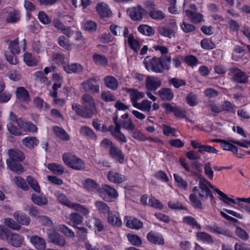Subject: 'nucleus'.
Here are the masks:
<instances>
[{"instance_id":"obj_1","label":"nucleus","mask_w":250,"mask_h":250,"mask_svg":"<svg viewBox=\"0 0 250 250\" xmlns=\"http://www.w3.org/2000/svg\"><path fill=\"white\" fill-rule=\"evenodd\" d=\"M198 178L199 179V186L194 187L193 188V192L197 193L202 200H206L208 197H210L211 199H214V197L209 188H210L217 193L219 195L218 198L221 201L224 193L215 187L201 174L198 175Z\"/></svg>"},{"instance_id":"obj_2","label":"nucleus","mask_w":250,"mask_h":250,"mask_svg":"<svg viewBox=\"0 0 250 250\" xmlns=\"http://www.w3.org/2000/svg\"><path fill=\"white\" fill-rule=\"evenodd\" d=\"M62 160L67 166L73 169L82 170L86 169L84 161L71 153H64L62 156Z\"/></svg>"},{"instance_id":"obj_3","label":"nucleus","mask_w":250,"mask_h":250,"mask_svg":"<svg viewBox=\"0 0 250 250\" xmlns=\"http://www.w3.org/2000/svg\"><path fill=\"white\" fill-rule=\"evenodd\" d=\"M83 107L86 116L91 117L97 113L95 103L93 97L89 94H84L82 97Z\"/></svg>"},{"instance_id":"obj_4","label":"nucleus","mask_w":250,"mask_h":250,"mask_svg":"<svg viewBox=\"0 0 250 250\" xmlns=\"http://www.w3.org/2000/svg\"><path fill=\"white\" fill-rule=\"evenodd\" d=\"M144 63L147 70L156 73H162L161 58L147 57L145 59Z\"/></svg>"},{"instance_id":"obj_5","label":"nucleus","mask_w":250,"mask_h":250,"mask_svg":"<svg viewBox=\"0 0 250 250\" xmlns=\"http://www.w3.org/2000/svg\"><path fill=\"white\" fill-rule=\"evenodd\" d=\"M146 8L149 11V17L155 20L160 21L165 18V13L160 9L156 8L154 1H147L145 3Z\"/></svg>"},{"instance_id":"obj_6","label":"nucleus","mask_w":250,"mask_h":250,"mask_svg":"<svg viewBox=\"0 0 250 250\" xmlns=\"http://www.w3.org/2000/svg\"><path fill=\"white\" fill-rule=\"evenodd\" d=\"M229 75L232 80L238 83H246L248 82V77L245 72L239 68L232 67L229 70Z\"/></svg>"},{"instance_id":"obj_7","label":"nucleus","mask_w":250,"mask_h":250,"mask_svg":"<svg viewBox=\"0 0 250 250\" xmlns=\"http://www.w3.org/2000/svg\"><path fill=\"white\" fill-rule=\"evenodd\" d=\"M7 42L8 43V48L13 55L19 54L21 50L24 51L26 47V42L24 39L21 42L20 44H19L17 39Z\"/></svg>"},{"instance_id":"obj_8","label":"nucleus","mask_w":250,"mask_h":250,"mask_svg":"<svg viewBox=\"0 0 250 250\" xmlns=\"http://www.w3.org/2000/svg\"><path fill=\"white\" fill-rule=\"evenodd\" d=\"M124 89L129 94L130 102L134 107L139 103L138 101L145 97L144 92H140L136 89L127 88Z\"/></svg>"},{"instance_id":"obj_9","label":"nucleus","mask_w":250,"mask_h":250,"mask_svg":"<svg viewBox=\"0 0 250 250\" xmlns=\"http://www.w3.org/2000/svg\"><path fill=\"white\" fill-rule=\"evenodd\" d=\"M9 159L6 161L7 164L14 162H21L24 159L23 153L20 150L11 149L8 150Z\"/></svg>"},{"instance_id":"obj_10","label":"nucleus","mask_w":250,"mask_h":250,"mask_svg":"<svg viewBox=\"0 0 250 250\" xmlns=\"http://www.w3.org/2000/svg\"><path fill=\"white\" fill-rule=\"evenodd\" d=\"M146 11L140 6H137L127 10L131 19L134 21H140L143 18Z\"/></svg>"},{"instance_id":"obj_11","label":"nucleus","mask_w":250,"mask_h":250,"mask_svg":"<svg viewBox=\"0 0 250 250\" xmlns=\"http://www.w3.org/2000/svg\"><path fill=\"white\" fill-rule=\"evenodd\" d=\"M161 85V82L157 77L147 76L146 87L149 91H155Z\"/></svg>"},{"instance_id":"obj_12","label":"nucleus","mask_w":250,"mask_h":250,"mask_svg":"<svg viewBox=\"0 0 250 250\" xmlns=\"http://www.w3.org/2000/svg\"><path fill=\"white\" fill-rule=\"evenodd\" d=\"M96 9L98 14L101 17H109L112 15L108 5L104 2L98 3Z\"/></svg>"},{"instance_id":"obj_13","label":"nucleus","mask_w":250,"mask_h":250,"mask_svg":"<svg viewBox=\"0 0 250 250\" xmlns=\"http://www.w3.org/2000/svg\"><path fill=\"white\" fill-rule=\"evenodd\" d=\"M30 242L38 250H45L46 243L44 240L37 235H33L30 237Z\"/></svg>"},{"instance_id":"obj_14","label":"nucleus","mask_w":250,"mask_h":250,"mask_svg":"<svg viewBox=\"0 0 250 250\" xmlns=\"http://www.w3.org/2000/svg\"><path fill=\"white\" fill-rule=\"evenodd\" d=\"M48 238L52 243L61 247L65 246L66 244L65 239L56 232L48 234Z\"/></svg>"},{"instance_id":"obj_15","label":"nucleus","mask_w":250,"mask_h":250,"mask_svg":"<svg viewBox=\"0 0 250 250\" xmlns=\"http://www.w3.org/2000/svg\"><path fill=\"white\" fill-rule=\"evenodd\" d=\"M107 176L110 182L117 184L122 183L126 180L125 176L112 170L108 172Z\"/></svg>"},{"instance_id":"obj_16","label":"nucleus","mask_w":250,"mask_h":250,"mask_svg":"<svg viewBox=\"0 0 250 250\" xmlns=\"http://www.w3.org/2000/svg\"><path fill=\"white\" fill-rule=\"evenodd\" d=\"M147 239L148 241L155 245H163L165 243L162 235L152 231L147 234Z\"/></svg>"},{"instance_id":"obj_17","label":"nucleus","mask_w":250,"mask_h":250,"mask_svg":"<svg viewBox=\"0 0 250 250\" xmlns=\"http://www.w3.org/2000/svg\"><path fill=\"white\" fill-rule=\"evenodd\" d=\"M125 223L126 226L130 229H139L142 228L143 223L137 218L125 216Z\"/></svg>"},{"instance_id":"obj_18","label":"nucleus","mask_w":250,"mask_h":250,"mask_svg":"<svg viewBox=\"0 0 250 250\" xmlns=\"http://www.w3.org/2000/svg\"><path fill=\"white\" fill-rule=\"evenodd\" d=\"M97 80L95 79H90L89 81L83 82L82 85L85 91H89L92 93H97L100 91L99 86L98 84H93L96 83Z\"/></svg>"},{"instance_id":"obj_19","label":"nucleus","mask_w":250,"mask_h":250,"mask_svg":"<svg viewBox=\"0 0 250 250\" xmlns=\"http://www.w3.org/2000/svg\"><path fill=\"white\" fill-rule=\"evenodd\" d=\"M110 156L120 163H123L125 160V155L121 150L115 146H112L109 150Z\"/></svg>"},{"instance_id":"obj_20","label":"nucleus","mask_w":250,"mask_h":250,"mask_svg":"<svg viewBox=\"0 0 250 250\" xmlns=\"http://www.w3.org/2000/svg\"><path fill=\"white\" fill-rule=\"evenodd\" d=\"M240 198H236V199H233L229 197L226 194L224 193L222 198L221 199V201L227 204V205L230 206L231 203L233 204H236L238 205V208L244 209V207H246L242 202H243V201H239L237 199Z\"/></svg>"},{"instance_id":"obj_21","label":"nucleus","mask_w":250,"mask_h":250,"mask_svg":"<svg viewBox=\"0 0 250 250\" xmlns=\"http://www.w3.org/2000/svg\"><path fill=\"white\" fill-rule=\"evenodd\" d=\"M55 195L61 204L72 208L74 203H72L64 193L57 191L55 193Z\"/></svg>"},{"instance_id":"obj_22","label":"nucleus","mask_w":250,"mask_h":250,"mask_svg":"<svg viewBox=\"0 0 250 250\" xmlns=\"http://www.w3.org/2000/svg\"><path fill=\"white\" fill-rule=\"evenodd\" d=\"M197 240L204 243L212 244L214 243L212 237L209 234L204 231H198L196 233Z\"/></svg>"},{"instance_id":"obj_23","label":"nucleus","mask_w":250,"mask_h":250,"mask_svg":"<svg viewBox=\"0 0 250 250\" xmlns=\"http://www.w3.org/2000/svg\"><path fill=\"white\" fill-rule=\"evenodd\" d=\"M84 188L87 190L93 192L100 191V187L93 179L88 178L86 179L83 183Z\"/></svg>"},{"instance_id":"obj_24","label":"nucleus","mask_w":250,"mask_h":250,"mask_svg":"<svg viewBox=\"0 0 250 250\" xmlns=\"http://www.w3.org/2000/svg\"><path fill=\"white\" fill-rule=\"evenodd\" d=\"M9 243L15 247H20L24 240L23 237L17 233H12L8 236Z\"/></svg>"},{"instance_id":"obj_25","label":"nucleus","mask_w":250,"mask_h":250,"mask_svg":"<svg viewBox=\"0 0 250 250\" xmlns=\"http://www.w3.org/2000/svg\"><path fill=\"white\" fill-rule=\"evenodd\" d=\"M16 95L17 99L21 101L27 102L30 101L29 94L23 87H19L17 88Z\"/></svg>"},{"instance_id":"obj_26","label":"nucleus","mask_w":250,"mask_h":250,"mask_svg":"<svg viewBox=\"0 0 250 250\" xmlns=\"http://www.w3.org/2000/svg\"><path fill=\"white\" fill-rule=\"evenodd\" d=\"M207 228L210 231L217 234H223L228 236L232 235V233L228 229L220 228L215 225L212 226H208Z\"/></svg>"},{"instance_id":"obj_27","label":"nucleus","mask_w":250,"mask_h":250,"mask_svg":"<svg viewBox=\"0 0 250 250\" xmlns=\"http://www.w3.org/2000/svg\"><path fill=\"white\" fill-rule=\"evenodd\" d=\"M111 32L115 36H120L122 33L125 38L128 35V30L126 27H122L116 25H111L110 27Z\"/></svg>"},{"instance_id":"obj_28","label":"nucleus","mask_w":250,"mask_h":250,"mask_svg":"<svg viewBox=\"0 0 250 250\" xmlns=\"http://www.w3.org/2000/svg\"><path fill=\"white\" fill-rule=\"evenodd\" d=\"M107 221L109 224L113 226L120 227L122 225V221L119 215L114 214L111 212L108 213Z\"/></svg>"},{"instance_id":"obj_29","label":"nucleus","mask_w":250,"mask_h":250,"mask_svg":"<svg viewBox=\"0 0 250 250\" xmlns=\"http://www.w3.org/2000/svg\"><path fill=\"white\" fill-rule=\"evenodd\" d=\"M13 216L17 222L21 225H28L30 223L29 217L24 213L16 211L14 212Z\"/></svg>"},{"instance_id":"obj_30","label":"nucleus","mask_w":250,"mask_h":250,"mask_svg":"<svg viewBox=\"0 0 250 250\" xmlns=\"http://www.w3.org/2000/svg\"><path fill=\"white\" fill-rule=\"evenodd\" d=\"M109 130L111 132L112 135L118 141L123 143L127 142L125 136L121 132V128H119V126L118 128H113V126L111 125L109 127Z\"/></svg>"},{"instance_id":"obj_31","label":"nucleus","mask_w":250,"mask_h":250,"mask_svg":"<svg viewBox=\"0 0 250 250\" xmlns=\"http://www.w3.org/2000/svg\"><path fill=\"white\" fill-rule=\"evenodd\" d=\"M22 142L24 146L29 149L33 148L39 143V140L35 137H25L22 140Z\"/></svg>"},{"instance_id":"obj_32","label":"nucleus","mask_w":250,"mask_h":250,"mask_svg":"<svg viewBox=\"0 0 250 250\" xmlns=\"http://www.w3.org/2000/svg\"><path fill=\"white\" fill-rule=\"evenodd\" d=\"M159 96L163 100L171 101L174 97L172 91L168 88H163L158 92Z\"/></svg>"},{"instance_id":"obj_33","label":"nucleus","mask_w":250,"mask_h":250,"mask_svg":"<svg viewBox=\"0 0 250 250\" xmlns=\"http://www.w3.org/2000/svg\"><path fill=\"white\" fill-rule=\"evenodd\" d=\"M104 81L105 85L112 90H116L118 87V82L117 80L112 76H108L104 78Z\"/></svg>"},{"instance_id":"obj_34","label":"nucleus","mask_w":250,"mask_h":250,"mask_svg":"<svg viewBox=\"0 0 250 250\" xmlns=\"http://www.w3.org/2000/svg\"><path fill=\"white\" fill-rule=\"evenodd\" d=\"M63 69L67 73H80L83 70V66L79 63L65 65L64 66Z\"/></svg>"},{"instance_id":"obj_35","label":"nucleus","mask_w":250,"mask_h":250,"mask_svg":"<svg viewBox=\"0 0 250 250\" xmlns=\"http://www.w3.org/2000/svg\"><path fill=\"white\" fill-rule=\"evenodd\" d=\"M135 107L141 111L150 112L152 108V102L147 99H144L139 102Z\"/></svg>"},{"instance_id":"obj_36","label":"nucleus","mask_w":250,"mask_h":250,"mask_svg":"<svg viewBox=\"0 0 250 250\" xmlns=\"http://www.w3.org/2000/svg\"><path fill=\"white\" fill-rule=\"evenodd\" d=\"M53 131L55 135L62 140L67 141L70 139L69 135L62 128L56 126L53 127Z\"/></svg>"},{"instance_id":"obj_37","label":"nucleus","mask_w":250,"mask_h":250,"mask_svg":"<svg viewBox=\"0 0 250 250\" xmlns=\"http://www.w3.org/2000/svg\"><path fill=\"white\" fill-rule=\"evenodd\" d=\"M126 38H127V42L130 48L137 52L141 45L140 42L134 38L133 34L128 35Z\"/></svg>"},{"instance_id":"obj_38","label":"nucleus","mask_w":250,"mask_h":250,"mask_svg":"<svg viewBox=\"0 0 250 250\" xmlns=\"http://www.w3.org/2000/svg\"><path fill=\"white\" fill-rule=\"evenodd\" d=\"M186 13L189 19L192 22L199 23L203 20V16L199 13H196L190 10H186Z\"/></svg>"},{"instance_id":"obj_39","label":"nucleus","mask_w":250,"mask_h":250,"mask_svg":"<svg viewBox=\"0 0 250 250\" xmlns=\"http://www.w3.org/2000/svg\"><path fill=\"white\" fill-rule=\"evenodd\" d=\"M173 177L177 187L180 188L187 190L188 187V183L187 181L184 179L180 175L174 173Z\"/></svg>"},{"instance_id":"obj_40","label":"nucleus","mask_w":250,"mask_h":250,"mask_svg":"<svg viewBox=\"0 0 250 250\" xmlns=\"http://www.w3.org/2000/svg\"><path fill=\"white\" fill-rule=\"evenodd\" d=\"M69 220L68 224L75 227L82 223L83 217L77 213H72L69 216Z\"/></svg>"},{"instance_id":"obj_41","label":"nucleus","mask_w":250,"mask_h":250,"mask_svg":"<svg viewBox=\"0 0 250 250\" xmlns=\"http://www.w3.org/2000/svg\"><path fill=\"white\" fill-rule=\"evenodd\" d=\"M158 31L161 35L168 38L174 37L176 33L174 29L164 26L159 27Z\"/></svg>"},{"instance_id":"obj_42","label":"nucleus","mask_w":250,"mask_h":250,"mask_svg":"<svg viewBox=\"0 0 250 250\" xmlns=\"http://www.w3.org/2000/svg\"><path fill=\"white\" fill-rule=\"evenodd\" d=\"M23 61L28 66H32L36 65L38 63V60L34 58L32 54L29 52H26L23 56Z\"/></svg>"},{"instance_id":"obj_43","label":"nucleus","mask_w":250,"mask_h":250,"mask_svg":"<svg viewBox=\"0 0 250 250\" xmlns=\"http://www.w3.org/2000/svg\"><path fill=\"white\" fill-rule=\"evenodd\" d=\"M184 223L191 226L193 229H201V226L198 223L197 220L191 216H185L183 218Z\"/></svg>"},{"instance_id":"obj_44","label":"nucleus","mask_w":250,"mask_h":250,"mask_svg":"<svg viewBox=\"0 0 250 250\" xmlns=\"http://www.w3.org/2000/svg\"><path fill=\"white\" fill-rule=\"evenodd\" d=\"M106 192L109 196L116 198L118 196V193L116 190L108 185H103L100 188L99 192Z\"/></svg>"},{"instance_id":"obj_45","label":"nucleus","mask_w":250,"mask_h":250,"mask_svg":"<svg viewBox=\"0 0 250 250\" xmlns=\"http://www.w3.org/2000/svg\"><path fill=\"white\" fill-rule=\"evenodd\" d=\"M31 199L34 203L41 206L45 205L48 203L47 198L45 196L33 194L31 196Z\"/></svg>"},{"instance_id":"obj_46","label":"nucleus","mask_w":250,"mask_h":250,"mask_svg":"<svg viewBox=\"0 0 250 250\" xmlns=\"http://www.w3.org/2000/svg\"><path fill=\"white\" fill-rule=\"evenodd\" d=\"M47 167L55 174H62L64 172V167L62 165L58 164H49Z\"/></svg>"},{"instance_id":"obj_47","label":"nucleus","mask_w":250,"mask_h":250,"mask_svg":"<svg viewBox=\"0 0 250 250\" xmlns=\"http://www.w3.org/2000/svg\"><path fill=\"white\" fill-rule=\"evenodd\" d=\"M3 223L4 225L14 230H19L21 228V226L11 218H5L3 220Z\"/></svg>"},{"instance_id":"obj_48","label":"nucleus","mask_w":250,"mask_h":250,"mask_svg":"<svg viewBox=\"0 0 250 250\" xmlns=\"http://www.w3.org/2000/svg\"><path fill=\"white\" fill-rule=\"evenodd\" d=\"M33 103L35 106L38 108L44 110L50 108V106L39 97H36L34 98Z\"/></svg>"},{"instance_id":"obj_49","label":"nucleus","mask_w":250,"mask_h":250,"mask_svg":"<svg viewBox=\"0 0 250 250\" xmlns=\"http://www.w3.org/2000/svg\"><path fill=\"white\" fill-rule=\"evenodd\" d=\"M80 133L82 135L86 136L92 139H96V136L92 129L89 127L83 126L80 129Z\"/></svg>"},{"instance_id":"obj_50","label":"nucleus","mask_w":250,"mask_h":250,"mask_svg":"<svg viewBox=\"0 0 250 250\" xmlns=\"http://www.w3.org/2000/svg\"><path fill=\"white\" fill-rule=\"evenodd\" d=\"M18 162H12L9 164H7V165L9 168L13 172L18 174L22 173L24 171L23 167Z\"/></svg>"},{"instance_id":"obj_51","label":"nucleus","mask_w":250,"mask_h":250,"mask_svg":"<svg viewBox=\"0 0 250 250\" xmlns=\"http://www.w3.org/2000/svg\"><path fill=\"white\" fill-rule=\"evenodd\" d=\"M21 18L20 13L18 11H13L10 12L6 17V21L7 22L17 21Z\"/></svg>"},{"instance_id":"obj_52","label":"nucleus","mask_w":250,"mask_h":250,"mask_svg":"<svg viewBox=\"0 0 250 250\" xmlns=\"http://www.w3.org/2000/svg\"><path fill=\"white\" fill-rule=\"evenodd\" d=\"M94 62L97 65L105 66L107 64V60L105 56L100 54H95L93 56Z\"/></svg>"},{"instance_id":"obj_53","label":"nucleus","mask_w":250,"mask_h":250,"mask_svg":"<svg viewBox=\"0 0 250 250\" xmlns=\"http://www.w3.org/2000/svg\"><path fill=\"white\" fill-rule=\"evenodd\" d=\"M13 181L16 186L24 190H28L29 187L25 180L21 177L17 176L15 177Z\"/></svg>"},{"instance_id":"obj_54","label":"nucleus","mask_w":250,"mask_h":250,"mask_svg":"<svg viewBox=\"0 0 250 250\" xmlns=\"http://www.w3.org/2000/svg\"><path fill=\"white\" fill-rule=\"evenodd\" d=\"M71 208L76 211L80 212L84 216L87 215L90 213V210L87 208L78 203H74V205Z\"/></svg>"},{"instance_id":"obj_55","label":"nucleus","mask_w":250,"mask_h":250,"mask_svg":"<svg viewBox=\"0 0 250 250\" xmlns=\"http://www.w3.org/2000/svg\"><path fill=\"white\" fill-rule=\"evenodd\" d=\"M26 181L30 185L31 188L36 192L39 193L41 191L40 186L36 180L31 176H28L26 178Z\"/></svg>"},{"instance_id":"obj_56","label":"nucleus","mask_w":250,"mask_h":250,"mask_svg":"<svg viewBox=\"0 0 250 250\" xmlns=\"http://www.w3.org/2000/svg\"><path fill=\"white\" fill-rule=\"evenodd\" d=\"M220 146L224 150L231 151L233 154H236L238 152V149L236 146L225 140H223Z\"/></svg>"},{"instance_id":"obj_57","label":"nucleus","mask_w":250,"mask_h":250,"mask_svg":"<svg viewBox=\"0 0 250 250\" xmlns=\"http://www.w3.org/2000/svg\"><path fill=\"white\" fill-rule=\"evenodd\" d=\"M138 30L141 33L146 36H151L154 34L153 28L147 25H141L138 27Z\"/></svg>"},{"instance_id":"obj_58","label":"nucleus","mask_w":250,"mask_h":250,"mask_svg":"<svg viewBox=\"0 0 250 250\" xmlns=\"http://www.w3.org/2000/svg\"><path fill=\"white\" fill-rule=\"evenodd\" d=\"M127 237L128 241L133 245L139 246L142 244L141 239L137 235L129 233L127 235Z\"/></svg>"},{"instance_id":"obj_59","label":"nucleus","mask_w":250,"mask_h":250,"mask_svg":"<svg viewBox=\"0 0 250 250\" xmlns=\"http://www.w3.org/2000/svg\"><path fill=\"white\" fill-rule=\"evenodd\" d=\"M58 230L67 237L74 238L75 236L74 232L70 229L64 225H60L58 226Z\"/></svg>"},{"instance_id":"obj_60","label":"nucleus","mask_w":250,"mask_h":250,"mask_svg":"<svg viewBox=\"0 0 250 250\" xmlns=\"http://www.w3.org/2000/svg\"><path fill=\"white\" fill-rule=\"evenodd\" d=\"M58 43L65 49L70 50L72 48L69 40L63 36H61L59 38Z\"/></svg>"},{"instance_id":"obj_61","label":"nucleus","mask_w":250,"mask_h":250,"mask_svg":"<svg viewBox=\"0 0 250 250\" xmlns=\"http://www.w3.org/2000/svg\"><path fill=\"white\" fill-rule=\"evenodd\" d=\"M95 206L100 212H102L104 213L107 212L108 213L109 212V208L108 206L102 201H96L95 203Z\"/></svg>"},{"instance_id":"obj_62","label":"nucleus","mask_w":250,"mask_h":250,"mask_svg":"<svg viewBox=\"0 0 250 250\" xmlns=\"http://www.w3.org/2000/svg\"><path fill=\"white\" fill-rule=\"evenodd\" d=\"M204 170L206 175L210 180H212L214 177V172L212 170L210 162H208L204 165Z\"/></svg>"},{"instance_id":"obj_63","label":"nucleus","mask_w":250,"mask_h":250,"mask_svg":"<svg viewBox=\"0 0 250 250\" xmlns=\"http://www.w3.org/2000/svg\"><path fill=\"white\" fill-rule=\"evenodd\" d=\"M83 27L85 30L89 32H94L97 30V25L95 21H88L84 23Z\"/></svg>"},{"instance_id":"obj_64","label":"nucleus","mask_w":250,"mask_h":250,"mask_svg":"<svg viewBox=\"0 0 250 250\" xmlns=\"http://www.w3.org/2000/svg\"><path fill=\"white\" fill-rule=\"evenodd\" d=\"M38 19L43 24H48L51 22V19L43 11H40L38 13Z\"/></svg>"}]
</instances>
